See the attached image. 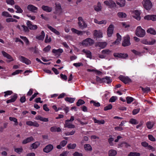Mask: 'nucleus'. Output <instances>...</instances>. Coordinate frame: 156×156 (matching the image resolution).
Wrapping results in <instances>:
<instances>
[{"instance_id":"nucleus-1","label":"nucleus","mask_w":156,"mask_h":156,"mask_svg":"<svg viewBox=\"0 0 156 156\" xmlns=\"http://www.w3.org/2000/svg\"><path fill=\"white\" fill-rule=\"evenodd\" d=\"M135 34L137 36L140 37H144L146 34L145 30L140 26L138 27L136 30Z\"/></svg>"},{"instance_id":"nucleus-2","label":"nucleus","mask_w":156,"mask_h":156,"mask_svg":"<svg viewBox=\"0 0 156 156\" xmlns=\"http://www.w3.org/2000/svg\"><path fill=\"white\" fill-rule=\"evenodd\" d=\"M142 4L144 8L147 10L151 9L153 5L150 0H143Z\"/></svg>"},{"instance_id":"nucleus-3","label":"nucleus","mask_w":156,"mask_h":156,"mask_svg":"<svg viewBox=\"0 0 156 156\" xmlns=\"http://www.w3.org/2000/svg\"><path fill=\"white\" fill-rule=\"evenodd\" d=\"M74 119L73 116H72L70 119H68L65 121L64 124V127H67L69 128H75V126L72 123Z\"/></svg>"},{"instance_id":"nucleus-4","label":"nucleus","mask_w":156,"mask_h":156,"mask_svg":"<svg viewBox=\"0 0 156 156\" xmlns=\"http://www.w3.org/2000/svg\"><path fill=\"white\" fill-rule=\"evenodd\" d=\"M94 42L93 40L90 38H88L84 40L82 44L85 46H91L94 44Z\"/></svg>"},{"instance_id":"nucleus-5","label":"nucleus","mask_w":156,"mask_h":156,"mask_svg":"<svg viewBox=\"0 0 156 156\" xmlns=\"http://www.w3.org/2000/svg\"><path fill=\"white\" fill-rule=\"evenodd\" d=\"M130 38L129 36L127 35L123 37V40L122 41V45L124 47H126L129 45L131 43L130 41Z\"/></svg>"},{"instance_id":"nucleus-6","label":"nucleus","mask_w":156,"mask_h":156,"mask_svg":"<svg viewBox=\"0 0 156 156\" xmlns=\"http://www.w3.org/2000/svg\"><path fill=\"white\" fill-rule=\"evenodd\" d=\"M18 59L23 63L27 65L30 64L31 62L30 60L22 56H19L18 57Z\"/></svg>"},{"instance_id":"nucleus-7","label":"nucleus","mask_w":156,"mask_h":156,"mask_svg":"<svg viewBox=\"0 0 156 156\" xmlns=\"http://www.w3.org/2000/svg\"><path fill=\"white\" fill-rule=\"evenodd\" d=\"M119 78L120 80L126 84L131 82V80L127 76L126 77L122 75H120L119 76Z\"/></svg>"},{"instance_id":"nucleus-8","label":"nucleus","mask_w":156,"mask_h":156,"mask_svg":"<svg viewBox=\"0 0 156 156\" xmlns=\"http://www.w3.org/2000/svg\"><path fill=\"white\" fill-rule=\"evenodd\" d=\"M79 26L81 29H83L87 27L86 23L84 22L81 17H79Z\"/></svg>"},{"instance_id":"nucleus-9","label":"nucleus","mask_w":156,"mask_h":156,"mask_svg":"<svg viewBox=\"0 0 156 156\" xmlns=\"http://www.w3.org/2000/svg\"><path fill=\"white\" fill-rule=\"evenodd\" d=\"M104 3L108 6H109L111 8L116 7L115 3L112 0H109L105 1Z\"/></svg>"},{"instance_id":"nucleus-10","label":"nucleus","mask_w":156,"mask_h":156,"mask_svg":"<svg viewBox=\"0 0 156 156\" xmlns=\"http://www.w3.org/2000/svg\"><path fill=\"white\" fill-rule=\"evenodd\" d=\"M114 26L111 24L107 29V35L109 37H111L113 34Z\"/></svg>"},{"instance_id":"nucleus-11","label":"nucleus","mask_w":156,"mask_h":156,"mask_svg":"<svg viewBox=\"0 0 156 156\" xmlns=\"http://www.w3.org/2000/svg\"><path fill=\"white\" fill-rule=\"evenodd\" d=\"M114 56L123 58H126L128 57L127 54L121 53H114L113 54Z\"/></svg>"},{"instance_id":"nucleus-12","label":"nucleus","mask_w":156,"mask_h":156,"mask_svg":"<svg viewBox=\"0 0 156 156\" xmlns=\"http://www.w3.org/2000/svg\"><path fill=\"white\" fill-rule=\"evenodd\" d=\"M94 38H99L102 37V33L101 31L94 30Z\"/></svg>"},{"instance_id":"nucleus-13","label":"nucleus","mask_w":156,"mask_h":156,"mask_svg":"<svg viewBox=\"0 0 156 156\" xmlns=\"http://www.w3.org/2000/svg\"><path fill=\"white\" fill-rule=\"evenodd\" d=\"M27 24L28 27L31 30H36L37 27L36 25H33L31 22L29 21H27Z\"/></svg>"},{"instance_id":"nucleus-14","label":"nucleus","mask_w":156,"mask_h":156,"mask_svg":"<svg viewBox=\"0 0 156 156\" xmlns=\"http://www.w3.org/2000/svg\"><path fill=\"white\" fill-rule=\"evenodd\" d=\"M144 19L148 20L155 21L156 20V15H147L144 17Z\"/></svg>"},{"instance_id":"nucleus-15","label":"nucleus","mask_w":156,"mask_h":156,"mask_svg":"<svg viewBox=\"0 0 156 156\" xmlns=\"http://www.w3.org/2000/svg\"><path fill=\"white\" fill-rule=\"evenodd\" d=\"M17 97V95L16 94H15L11 96L10 97L11 99L7 100L6 101V103L7 104H8L10 103L13 102H15L16 100Z\"/></svg>"},{"instance_id":"nucleus-16","label":"nucleus","mask_w":156,"mask_h":156,"mask_svg":"<svg viewBox=\"0 0 156 156\" xmlns=\"http://www.w3.org/2000/svg\"><path fill=\"white\" fill-rule=\"evenodd\" d=\"M27 8L29 11L34 12H36L37 10V7L32 5H29Z\"/></svg>"},{"instance_id":"nucleus-17","label":"nucleus","mask_w":156,"mask_h":156,"mask_svg":"<svg viewBox=\"0 0 156 156\" xmlns=\"http://www.w3.org/2000/svg\"><path fill=\"white\" fill-rule=\"evenodd\" d=\"M53 147L52 145L49 144L47 146L43 149L44 151L46 153H48L50 152L53 149Z\"/></svg>"},{"instance_id":"nucleus-18","label":"nucleus","mask_w":156,"mask_h":156,"mask_svg":"<svg viewBox=\"0 0 156 156\" xmlns=\"http://www.w3.org/2000/svg\"><path fill=\"white\" fill-rule=\"evenodd\" d=\"M2 53L3 56L9 59L10 61H12L14 60V59L10 55L8 54L5 51H2Z\"/></svg>"},{"instance_id":"nucleus-19","label":"nucleus","mask_w":156,"mask_h":156,"mask_svg":"<svg viewBox=\"0 0 156 156\" xmlns=\"http://www.w3.org/2000/svg\"><path fill=\"white\" fill-rule=\"evenodd\" d=\"M63 50L62 49L59 48L58 49H53L52 50V52L55 54V55H60V54L62 53Z\"/></svg>"},{"instance_id":"nucleus-20","label":"nucleus","mask_w":156,"mask_h":156,"mask_svg":"<svg viewBox=\"0 0 156 156\" xmlns=\"http://www.w3.org/2000/svg\"><path fill=\"white\" fill-rule=\"evenodd\" d=\"M117 16L120 19H124L127 16L126 14L123 12H119L117 14Z\"/></svg>"},{"instance_id":"nucleus-21","label":"nucleus","mask_w":156,"mask_h":156,"mask_svg":"<svg viewBox=\"0 0 156 156\" xmlns=\"http://www.w3.org/2000/svg\"><path fill=\"white\" fill-rule=\"evenodd\" d=\"M67 142L66 140H63L62 141L59 145L57 146V148L58 149H61L62 147H64L67 144Z\"/></svg>"},{"instance_id":"nucleus-22","label":"nucleus","mask_w":156,"mask_h":156,"mask_svg":"<svg viewBox=\"0 0 156 156\" xmlns=\"http://www.w3.org/2000/svg\"><path fill=\"white\" fill-rule=\"evenodd\" d=\"M116 3L117 5L121 7H124L126 4L125 0H117Z\"/></svg>"},{"instance_id":"nucleus-23","label":"nucleus","mask_w":156,"mask_h":156,"mask_svg":"<svg viewBox=\"0 0 156 156\" xmlns=\"http://www.w3.org/2000/svg\"><path fill=\"white\" fill-rule=\"evenodd\" d=\"M133 13L134 14L135 16L134 17L138 20H140V13L139 11L138 10H136L133 11Z\"/></svg>"},{"instance_id":"nucleus-24","label":"nucleus","mask_w":156,"mask_h":156,"mask_svg":"<svg viewBox=\"0 0 156 156\" xmlns=\"http://www.w3.org/2000/svg\"><path fill=\"white\" fill-rule=\"evenodd\" d=\"M33 140L34 138L33 137H29L25 139L22 142V143L23 144H26L27 143L30 142L31 141H33Z\"/></svg>"},{"instance_id":"nucleus-25","label":"nucleus","mask_w":156,"mask_h":156,"mask_svg":"<svg viewBox=\"0 0 156 156\" xmlns=\"http://www.w3.org/2000/svg\"><path fill=\"white\" fill-rule=\"evenodd\" d=\"M92 119L94 123H97L99 125L101 124H103L105 123V121L104 120H97L95 117L93 118Z\"/></svg>"},{"instance_id":"nucleus-26","label":"nucleus","mask_w":156,"mask_h":156,"mask_svg":"<svg viewBox=\"0 0 156 156\" xmlns=\"http://www.w3.org/2000/svg\"><path fill=\"white\" fill-rule=\"evenodd\" d=\"M36 119L37 120H39L40 121L44 122H47L48 121V118L42 117L40 115L37 116L36 117Z\"/></svg>"},{"instance_id":"nucleus-27","label":"nucleus","mask_w":156,"mask_h":156,"mask_svg":"<svg viewBox=\"0 0 156 156\" xmlns=\"http://www.w3.org/2000/svg\"><path fill=\"white\" fill-rule=\"evenodd\" d=\"M116 35L117 38L116 40L113 42V43L115 44H118L121 40V36L119 33H117Z\"/></svg>"},{"instance_id":"nucleus-28","label":"nucleus","mask_w":156,"mask_h":156,"mask_svg":"<svg viewBox=\"0 0 156 156\" xmlns=\"http://www.w3.org/2000/svg\"><path fill=\"white\" fill-rule=\"evenodd\" d=\"M130 145L128 144L127 143L125 142H123L122 143H121L120 144H119L118 145V147H124L126 148H127L129 147H130Z\"/></svg>"},{"instance_id":"nucleus-29","label":"nucleus","mask_w":156,"mask_h":156,"mask_svg":"<svg viewBox=\"0 0 156 156\" xmlns=\"http://www.w3.org/2000/svg\"><path fill=\"white\" fill-rule=\"evenodd\" d=\"M117 153L116 151L112 149L108 151V155L109 156H115Z\"/></svg>"},{"instance_id":"nucleus-30","label":"nucleus","mask_w":156,"mask_h":156,"mask_svg":"<svg viewBox=\"0 0 156 156\" xmlns=\"http://www.w3.org/2000/svg\"><path fill=\"white\" fill-rule=\"evenodd\" d=\"M147 32L148 33H150L151 34L155 35L156 32L154 29L152 28H150L147 30Z\"/></svg>"},{"instance_id":"nucleus-31","label":"nucleus","mask_w":156,"mask_h":156,"mask_svg":"<svg viewBox=\"0 0 156 156\" xmlns=\"http://www.w3.org/2000/svg\"><path fill=\"white\" fill-rule=\"evenodd\" d=\"M94 10L96 11H100L101 9V6L100 2H98L97 4V6H94Z\"/></svg>"},{"instance_id":"nucleus-32","label":"nucleus","mask_w":156,"mask_h":156,"mask_svg":"<svg viewBox=\"0 0 156 156\" xmlns=\"http://www.w3.org/2000/svg\"><path fill=\"white\" fill-rule=\"evenodd\" d=\"M147 127L149 129H152L154 125V123L151 121H149L146 123Z\"/></svg>"},{"instance_id":"nucleus-33","label":"nucleus","mask_w":156,"mask_h":156,"mask_svg":"<svg viewBox=\"0 0 156 156\" xmlns=\"http://www.w3.org/2000/svg\"><path fill=\"white\" fill-rule=\"evenodd\" d=\"M84 148L85 150L87 151H91L92 150L91 146L88 144H86L84 145Z\"/></svg>"},{"instance_id":"nucleus-34","label":"nucleus","mask_w":156,"mask_h":156,"mask_svg":"<svg viewBox=\"0 0 156 156\" xmlns=\"http://www.w3.org/2000/svg\"><path fill=\"white\" fill-rule=\"evenodd\" d=\"M98 45L101 48H104L106 46L107 44L106 42H99L98 44Z\"/></svg>"},{"instance_id":"nucleus-35","label":"nucleus","mask_w":156,"mask_h":156,"mask_svg":"<svg viewBox=\"0 0 156 156\" xmlns=\"http://www.w3.org/2000/svg\"><path fill=\"white\" fill-rule=\"evenodd\" d=\"M45 36L44 33V31H42L41 34L39 36L36 37L37 39L40 40H43Z\"/></svg>"},{"instance_id":"nucleus-36","label":"nucleus","mask_w":156,"mask_h":156,"mask_svg":"<svg viewBox=\"0 0 156 156\" xmlns=\"http://www.w3.org/2000/svg\"><path fill=\"white\" fill-rule=\"evenodd\" d=\"M9 120L10 121H13L14 122V126H16L18 125V122L17 121V119L16 118L14 117H9Z\"/></svg>"},{"instance_id":"nucleus-37","label":"nucleus","mask_w":156,"mask_h":156,"mask_svg":"<svg viewBox=\"0 0 156 156\" xmlns=\"http://www.w3.org/2000/svg\"><path fill=\"white\" fill-rule=\"evenodd\" d=\"M15 8L17 10V11H16V13H21L23 12L22 9L20 7L17 5H15Z\"/></svg>"},{"instance_id":"nucleus-38","label":"nucleus","mask_w":156,"mask_h":156,"mask_svg":"<svg viewBox=\"0 0 156 156\" xmlns=\"http://www.w3.org/2000/svg\"><path fill=\"white\" fill-rule=\"evenodd\" d=\"M40 143L38 142H36L32 144L31 147L32 149H36L40 145Z\"/></svg>"},{"instance_id":"nucleus-39","label":"nucleus","mask_w":156,"mask_h":156,"mask_svg":"<svg viewBox=\"0 0 156 156\" xmlns=\"http://www.w3.org/2000/svg\"><path fill=\"white\" fill-rule=\"evenodd\" d=\"M65 100L69 103H72L75 101V98H72L67 97L65 98Z\"/></svg>"},{"instance_id":"nucleus-40","label":"nucleus","mask_w":156,"mask_h":156,"mask_svg":"<svg viewBox=\"0 0 156 156\" xmlns=\"http://www.w3.org/2000/svg\"><path fill=\"white\" fill-rule=\"evenodd\" d=\"M42 8L44 10L49 12H51L52 10L51 8L44 5L42 6Z\"/></svg>"},{"instance_id":"nucleus-41","label":"nucleus","mask_w":156,"mask_h":156,"mask_svg":"<svg viewBox=\"0 0 156 156\" xmlns=\"http://www.w3.org/2000/svg\"><path fill=\"white\" fill-rule=\"evenodd\" d=\"M140 154L139 153L137 152H131L129 153L128 156H140Z\"/></svg>"},{"instance_id":"nucleus-42","label":"nucleus","mask_w":156,"mask_h":156,"mask_svg":"<svg viewBox=\"0 0 156 156\" xmlns=\"http://www.w3.org/2000/svg\"><path fill=\"white\" fill-rule=\"evenodd\" d=\"M109 137H110V138L108 139V142L110 146H113L114 145V144L113 142V141L114 140V139L111 137V135H110L109 136Z\"/></svg>"},{"instance_id":"nucleus-43","label":"nucleus","mask_w":156,"mask_h":156,"mask_svg":"<svg viewBox=\"0 0 156 156\" xmlns=\"http://www.w3.org/2000/svg\"><path fill=\"white\" fill-rule=\"evenodd\" d=\"M76 144H69L67 145V148L68 149H74L76 147Z\"/></svg>"},{"instance_id":"nucleus-44","label":"nucleus","mask_w":156,"mask_h":156,"mask_svg":"<svg viewBox=\"0 0 156 156\" xmlns=\"http://www.w3.org/2000/svg\"><path fill=\"white\" fill-rule=\"evenodd\" d=\"M126 100L127 103L130 104L134 100V98L131 97H127L126 98Z\"/></svg>"},{"instance_id":"nucleus-45","label":"nucleus","mask_w":156,"mask_h":156,"mask_svg":"<svg viewBox=\"0 0 156 156\" xmlns=\"http://www.w3.org/2000/svg\"><path fill=\"white\" fill-rule=\"evenodd\" d=\"M2 16L6 17H12V16L8 12L4 11L2 12Z\"/></svg>"},{"instance_id":"nucleus-46","label":"nucleus","mask_w":156,"mask_h":156,"mask_svg":"<svg viewBox=\"0 0 156 156\" xmlns=\"http://www.w3.org/2000/svg\"><path fill=\"white\" fill-rule=\"evenodd\" d=\"M12 93V91L11 90H7L6 91H5L4 92V93L5 94L4 96L6 97L8 95H11Z\"/></svg>"},{"instance_id":"nucleus-47","label":"nucleus","mask_w":156,"mask_h":156,"mask_svg":"<svg viewBox=\"0 0 156 156\" xmlns=\"http://www.w3.org/2000/svg\"><path fill=\"white\" fill-rule=\"evenodd\" d=\"M129 122L132 124L134 125L137 124L138 123L136 119L133 118L130 120Z\"/></svg>"},{"instance_id":"nucleus-48","label":"nucleus","mask_w":156,"mask_h":156,"mask_svg":"<svg viewBox=\"0 0 156 156\" xmlns=\"http://www.w3.org/2000/svg\"><path fill=\"white\" fill-rule=\"evenodd\" d=\"M101 52L103 54H106V55H109L111 53V51L109 49H105L103 50Z\"/></svg>"},{"instance_id":"nucleus-49","label":"nucleus","mask_w":156,"mask_h":156,"mask_svg":"<svg viewBox=\"0 0 156 156\" xmlns=\"http://www.w3.org/2000/svg\"><path fill=\"white\" fill-rule=\"evenodd\" d=\"M112 105L111 104H110L104 107V110L105 111H107L109 110H110L112 108Z\"/></svg>"},{"instance_id":"nucleus-50","label":"nucleus","mask_w":156,"mask_h":156,"mask_svg":"<svg viewBox=\"0 0 156 156\" xmlns=\"http://www.w3.org/2000/svg\"><path fill=\"white\" fill-rule=\"evenodd\" d=\"M132 51L134 54L136 55H139V56H141V53L140 52L136 51L135 50H132Z\"/></svg>"},{"instance_id":"nucleus-51","label":"nucleus","mask_w":156,"mask_h":156,"mask_svg":"<svg viewBox=\"0 0 156 156\" xmlns=\"http://www.w3.org/2000/svg\"><path fill=\"white\" fill-rule=\"evenodd\" d=\"M6 21L7 22H17V20H16L12 18H7L6 19Z\"/></svg>"},{"instance_id":"nucleus-52","label":"nucleus","mask_w":156,"mask_h":156,"mask_svg":"<svg viewBox=\"0 0 156 156\" xmlns=\"http://www.w3.org/2000/svg\"><path fill=\"white\" fill-rule=\"evenodd\" d=\"M23 71L21 70H19V69L17 70L15 72H13L12 74V75L14 76V75H15L16 74H19V73H21Z\"/></svg>"},{"instance_id":"nucleus-53","label":"nucleus","mask_w":156,"mask_h":156,"mask_svg":"<svg viewBox=\"0 0 156 156\" xmlns=\"http://www.w3.org/2000/svg\"><path fill=\"white\" fill-rule=\"evenodd\" d=\"M90 103H93V105L96 107H99L100 106V105L99 103L96 102L94 101H91L90 102Z\"/></svg>"},{"instance_id":"nucleus-54","label":"nucleus","mask_w":156,"mask_h":156,"mask_svg":"<svg viewBox=\"0 0 156 156\" xmlns=\"http://www.w3.org/2000/svg\"><path fill=\"white\" fill-rule=\"evenodd\" d=\"M6 1L8 4L12 5L15 4V2L13 0H6Z\"/></svg>"},{"instance_id":"nucleus-55","label":"nucleus","mask_w":156,"mask_h":156,"mask_svg":"<svg viewBox=\"0 0 156 156\" xmlns=\"http://www.w3.org/2000/svg\"><path fill=\"white\" fill-rule=\"evenodd\" d=\"M51 48V47L48 45L46 47L44 48L43 49V51L45 52H47L49 51Z\"/></svg>"},{"instance_id":"nucleus-56","label":"nucleus","mask_w":156,"mask_h":156,"mask_svg":"<svg viewBox=\"0 0 156 156\" xmlns=\"http://www.w3.org/2000/svg\"><path fill=\"white\" fill-rule=\"evenodd\" d=\"M141 89L144 92H148L150 90V88L148 87L145 88L141 87Z\"/></svg>"},{"instance_id":"nucleus-57","label":"nucleus","mask_w":156,"mask_h":156,"mask_svg":"<svg viewBox=\"0 0 156 156\" xmlns=\"http://www.w3.org/2000/svg\"><path fill=\"white\" fill-rule=\"evenodd\" d=\"M38 94V93L37 92L34 93L32 96L30 98L29 101H32L35 97H36L37 95Z\"/></svg>"},{"instance_id":"nucleus-58","label":"nucleus","mask_w":156,"mask_h":156,"mask_svg":"<svg viewBox=\"0 0 156 156\" xmlns=\"http://www.w3.org/2000/svg\"><path fill=\"white\" fill-rule=\"evenodd\" d=\"M33 89L32 88L30 89L27 94V95L28 96H30L33 93Z\"/></svg>"},{"instance_id":"nucleus-59","label":"nucleus","mask_w":156,"mask_h":156,"mask_svg":"<svg viewBox=\"0 0 156 156\" xmlns=\"http://www.w3.org/2000/svg\"><path fill=\"white\" fill-rule=\"evenodd\" d=\"M149 139L151 141H155V138L153 136L151 135H149L148 136Z\"/></svg>"},{"instance_id":"nucleus-60","label":"nucleus","mask_w":156,"mask_h":156,"mask_svg":"<svg viewBox=\"0 0 156 156\" xmlns=\"http://www.w3.org/2000/svg\"><path fill=\"white\" fill-rule=\"evenodd\" d=\"M22 151L23 149L22 147L17 148L15 149V151L19 153H20Z\"/></svg>"},{"instance_id":"nucleus-61","label":"nucleus","mask_w":156,"mask_h":156,"mask_svg":"<svg viewBox=\"0 0 156 156\" xmlns=\"http://www.w3.org/2000/svg\"><path fill=\"white\" fill-rule=\"evenodd\" d=\"M117 98L116 97L112 96L109 100V101L110 102H114L117 99Z\"/></svg>"},{"instance_id":"nucleus-62","label":"nucleus","mask_w":156,"mask_h":156,"mask_svg":"<svg viewBox=\"0 0 156 156\" xmlns=\"http://www.w3.org/2000/svg\"><path fill=\"white\" fill-rule=\"evenodd\" d=\"M140 109L139 108L134 109L132 112L133 114V115H136L139 112Z\"/></svg>"},{"instance_id":"nucleus-63","label":"nucleus","mask_w":156,"mask_h":156,"mask_svg":"<svg viewBox=\"0 0 156 156\" xmlns=\"http://www.w3.org/2000/svg\"><path fill=\"white\" fill-rule=\"evenodd\" d=\"M20 37L24 40L27 44H28L29 43V41L28 39L26 37L20 36Z\"/></svg>"},{"instance_id":"nucleus-64","label":"nucleus","mask_w":156,"mask_h":156,"mask_svg":"<svg viewBox=\"0 0 156 156\" xmlns=\"http://www.w3.org/2000/svg\"><path fill=\"white\" fill-rule=\"evenodd\" d=\"M156 42L155 40L154 39H152L151 41H148L149 45H153Z\"/></svg>"}]
</instances>
